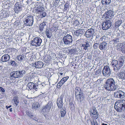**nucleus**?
I'll return each mask as SVG.
<instances>
[{
  "mask_svg": "<svg viewBox=\"0 0 125 125\" xmlns=\"http://www.w3.org/2000/svg\"><path fill=\"white\" fill-rule=\"evenodd\" d=\"M116 84L114 80L110 78L107 80L104 87L105 89L109 91H114L117 88Z\"/></svg>",
  "mask_w": 125,
  "mask_h": 125,
  "instance_id": "f257e3e1",
  "label": "nucleus"
},
{
  "mask_svg": "<svg viewBox=\"0 0 125 125\" xmlns=\"http://www.w3.org/2000/svg\"><path fill=\"white\" fill-rule=\"evenodd\" d=\"M115 108L119 112L125 110V100L121 99L116 101L115 104Z\"/></svg>",
  "mask_w": 125,
  "mask_h": 125,
  "instance_id": "f03ea898",
  "label": "nucleus"
},
{
  "mask_svg": "<svg viewBox=\"0 0 125 125\" xmlns=\"http://www.w3.org/2000/svg\"><path fill=\"white\" fill-rule=\"evenodd\" d=\"M123 59L118 60H113L111 63V65L114 67V70L117 72L123 66L124 63Z\"/></svg>",
  "mask_w": 125,
  "mask_h": 125,
  "instance_id": "7ed1b4c3",
  "label": "nucleus"
},
{
  "mask_svg": "<svg viewBox=\"0 0 125 125\" xmlns=\"http://www.w3.org/2000/svg\"><path fill=\"white\" fill-rule=\"evenodd\" d=\"M25 73V71L24 69L23 70L17 71H13L10 73V78H21L23 77Z\"/></svg>",
  "mask_w": 125,
  "mask_h": 125,
  "instance_id": "20e7f679",
  "label": "nucleus"
},
{
  "mask_svg": "<svg viewBox=\"0 0 125 125\" xmlns=\"http://www.w3.org/2000/svg\"><path fill=\"white\" fill-rule=\"evenodd\" d=\"M42 86L41 84H39V82L38 83H35L32 82L29 83L27 85V87L30 90L33 89L35 90L36 91H37L38 89H40L41 87Z\"/></svg>",
  "mask_w": 125,
  "mask_h": 125,
  "instance_id": "39448f33",
  "label": "nucleus"
},
{
  "mask_svg": "<svg viewBox=\"0 0 125 125\" xmlns=\"http://www.w3.org/2000/svg\"><path fill=\"white\" fill-rule=\"evenodd\" d=\"M75 92L76 98L77 99L79 98L80 101L84 99L83 94L80 87H76L75 90Z\"/></svg>",
  "mask_w": 125,
  "mask_h": 125,
  "instance_id": "423d86ee",
  "label": "nucleus"
},
{
  "mask_svg": "<svg viewBox=\"0 0 125 125\" xmlns=\"http://www.w3.org/2000/svg\"><path fill=\"white\" fill-rule=\"evenodd\" d=\"M65 45H68L72 43L73 39L72 36L67 34L64 36L62 39Z\"/></svg>",
  "mask_w": 125,
  "mask_h": 125,
  "instance_id": "0eeeda50",
  "label": "nucleus"
},
{
  "mask_svg": "<svg viewBox=\"0 0 125 125\" xmlns=\"http://www.w3.org/2000/svg\"><path fill=\"white\" fill-rule=\"evenodd\" d=\"M90 112L91 117L95 120L98 118V112L95 107H93L90 109Z\"/></svg>",
  "mask_w": 125,
  "mask_h": 125,
  "instance_id": "6e6552de",
  "label": "nucleus"
},
{
  "mask_svg": "<svg viewBox=\"0 0 125 125\" xmlns=\"http://www.w3.org/2000/svg\"><path fill=\"white\" fill-rule=\"evenodd\" d=\"M114 11L112 10H107L104 13L103 15V17L106 19H112L114 17Z\"/></svg>",
  "mask_w": 125,
  "mask_h": 125,
  "instance_id": "1a4fd4ad",
  "label": "nucleus"
},
{
  "mask_svg": "<svg viewBox=\"0 0 125 125\" xmlns=\"http://www.w3.org/2000/svg\"><path fill=\"white\" fill-rule=\"evenodd\" d=\"M42 42V40L40 37L34 38L31 41V45L36 47L40 46Z\"/></svg>",
  "mask_w": 125,
  "mask_h": 125,
  "instance_id": "9d476101",
  "label": "nucleus"
},
{
  "mask_svg": "<svg viewBox=\"0 0 125 125\" xmlns=\"http://www.w3.org/2000/svg\"><path fill=\"white\" fill-rule=\"evenodd\" d=\"M25 24L27 26H30L33 24V17L31 15L28 16L25 18Z\"/></svg>",
  "mask_w": 125,
  "mask_h": 125,
  "instance_id": "9b49d317",
  "label": "nucleus"
},
{
  "mask_svg": "<svg viewBox=\"0 0 125 125\" xmlns=\"http://www.w3.org/2000/svg\"><path fill=\"white\" fill-rule=\"evenodd\" d=\"M114 96L116 98L122 99L125 97V93L121 90H119L114 92Z\"/></svg>",
  "mask_w": 125,
  "mask_h": 125,
  "instance_id": "f8f14e48",
  "label": "nucleus"
},
{
  "mask_svg": "<svg viewBox=\"0 0 125 125\" xmlns=\"http://www.w3.org/2000/svg\"><path fill=\"white\" fill-rule=\"evenodd\" d=\"M103 75L105 77L109 76L111 74L110 69L108 66H104L102 71Z\"/></svg>",
  "mask_w": 125,
  "mask_h": 125,
  "instance_id": "ddd939ff",
  "label": "nucleus"
},
{
  "mask_svg": "<svg viewBox=\"0 0 125 125\" xmlns=\"http://www.w3.org/2000/svg\"><path fill=\"white\" fill-rule=\"evenodd\" d=\"M94 34V30L92 28L89 29L85 32L84 36L86 38H90L91 37L93 38Z\"/></svg>",
  "mask_w": 125,
  "mask_h": 125,
  "instance_id": "4468645a",
  "label": "nucleus"
},
{
  "mask_svg": "<svg viewBox=\"0 0 125 125\" xmlns=\"http://www.w3.org/2000/svg\"><path fill=\"white\" fill-rule=\"evenodd\" d=\"M112 22L110 20H106L104 22H103L102 25V29L105 30L109 29L111 26Z\"/></svg>",
  "mask_w": 125,
  "mask_h": 125,
  "instance_id": "2eb2a0df",
  "label": "nucleus"
},
{
  "mask_svg": "<svg viewBox=\"0 0 125 125\" xmlns=\"http://www.w3.org/2000/svg\"><path fill=\"white\" fill-rule=\"evenodd\" d=\"M63 95H62L57 99V104L58 107L59 108H61L62 107L63 104Z\"/></svg>",
  "mask_w": 125,
  "mask_h": 125,
  "instance_id": "dca6fc26",
  "label": "nucleus"
},
{
  "mask_svg": "<svg viewBox=\"0 0 125 125\" xmlns=\"http://www.w3.org/2000/svg\"><path fill=\"white\" fill-rule=\"evenodd\" d=\"M118 76L120 79L125 80V68L124 67L121 68Z\"/></svg>",
  "mask_w": 125,
  "mask_h": 125,
  "instance_id": "f3484780",
  "label": "nucleus"
},
{
  "mask_svg": "<svg viewBox=\"0 0 125 125\" xmlns=\"http://www.w3.org/2000/svg\"><path fill=\"white\" fill-rule=\"evenodd\" d=\"M21 3L20 2H17L15 4L14 10L16 13H18L21 10L22 7Z\"/></svg>",
  "mask_w": 125,
  "mask_h": 125,
  "instance_id": "a211bd4d",
  "label": "nucleus"
},
{
  "mask_svg": "<svg viewBox=\"0 0 125 125\" xmlns=\"http://www.w3.org/2000/svg\"><path fill=\"white\" fill-rule=\"evenodd\" d=\"M43 64L42 62L40 61L36 62L34 63H32V66L36 68H40L43 67Z\"/></svg>",
  "mask_w": 125,
  "mask_h": 125,
  "instance_id": "6ab92c4d",
  "label": "nucleus"
},
{
  "mask_svg": "<svg viewBox=\"0 0 125 125\" xmlns=\"http://www.w3.org/2000/svg\"><path fill=\"white\" fill-rule=\"evenodd\" d=\"M52 105V102H49L47 105L44 107L42 109V111L44 112H48L51 107Z\"/></svg>",
  "mask_w": 125,
  "mask_h": 125,
  "instance_id": "aec40b11",
  "label": "nucleus"
},
{
  "mask_svg": "<svg viewBox=\"0 0 125 125\" xmlns=\"http://www.w3.org/2000/svg\"><path fill=\"white\" fill-rule=\"evenodd\" d=\"M107 43L105 42H103L100 43L99 48L102 51H105L107 49Z\"/></svg>",
  "mask_w": 125,
  "mask_h": 125,
  "instance_id": "412c9836",
  "label": "nucleus"
},
{
  "mask_svg": "<svg viewBox=\"0 0 125 125\" xmlns=\"http://www.w3.org/2000/svg\"><path fill=\"white\" fill-rule=\"evenodd\" d=\"M10 57L8 54H5L2 56L1 58L2 62H8L10 60Z\"/></svg>",
  "mask_w": 125,
  "mask_h": 125,
  "instance_id": "4be33fe9",
  "label": "nucleus"
},
{
  "mask_svg": "<svg viewBox=\"0 0 125 125\" xmlns=\"http://www.w3.org/2000/svg\"><path fill=\"white\" fill-rule=\"evenodd\" d=\"M85 32L84 29H80L74 32V33L75 35L77 36H78L79 35L81 34V35L84 33Z\"/></svg>",
  "mask_w": 125,
  "mask_h": 125,
  "instance_id": "5701e85b",
  "label": "nucleus"
},
{
  "mask_svg": "<svg viewBox=\"0 0 125 125\" xmlns=\"http://www.w3.org/2000/svg\"><path fill=\"white\" fill-rule=\"evenodd\" d=\"M90 43L87 41L82 45L81 47L82 48H83V49H84L86 50L88 49V48L90 47Z\"/></svg>",
  "mask_w": 125,
  "mask_h": 125,
  "instance_id": "b1692460",
  "label": "nucleus"
},
{
  "mask_svg": "<svg viewBox=\"0 0 125 125\" xmlns=\"http://www.w3.org/2000/svg\"><path fill=\"white\" fill-rule=\"evenodd\" d=\"M24 56L23 54L18 55L15 58V60L18 62H21L23 61V60L24 59Z\"/></svg>",
  "mask_w": 125,
  "mask_h": 125,
  "instance_id": "393cba45",
  "label": "nucleus"
},
{
  "mask_svg": "<svg viewBox=\"0 0 125 125\" xmlns=\"http://www.w3.org/2000/svg\"><path fill=\"white\" fill-rule=\"evenodd\" d=\"M15 59L14 60V59H10L8 62V64L9 65L13 67H15L17 66V64L16 63L15 61Z\"/></svg>",
  "mask_w": 125,
  "mask_h": 125,
  "instance_id": "a878e982",
  "label": "nucleus"
},
{
  "mask_svg": "<svg viewBox=\"0 0 125 125\" xmlns=\"http://www.w3.org/2000/svg\"><path fill=\"white\" fill-rule=\"evenodd\" d=\"M117 46L120 47L121 49L122 52L125 53V45L123 43H118Z\"/></svg>",
  "mask_w": 125,
  "mask_h": 125,
  "instance_id": "bb28decb",
  "label": "nucleus"
},
{
  "mask_svg": "<svg viewBox=\"0 0 125 125\" xmlns=\"http://www.w3.org/2000/svg\"><path fill=\"white\" fill-rule=\"evenodd\" d=\"M66 113V109L64 108H62L61 110L60 114L62 117H64Z\"/></svg>",
  "mask_w": 125,
  "mask_h": 125,
  "instance_id": "cd10ccee",
  "label": "nucleus"
},
{
  "mask_svg": "<svg viewBox=\"0 0 125 125\" xmlns=\"http://www.w3.org/2000/svg\"><path fill=\"white\" fill-rule=\"evenodd\" d=\"M40 107V104L38 102L34 103L32 106V107L35 110H36Z\"/></svg>",
  "mask_w": 125,
  "mask_h": 125,
  "instance_id": "c85d7f7f",
  "label": "nucleus"
},
{
  "mask_svg": "<svg viewBox=\"0 0 125 125\" xmlns=\"http://www.w3.org/2000/svg\"><path fill=\"white\" fill-rule=\"evenodd\" d=\"M46 22H43L41 24L39 28L40 32L42 31L43 30L44 27L46 25Z\"/></svg>",
  "mask_w": 125,
  "mask_h": 125,
  "instance_id": "c756f323",
  "label": "nucleus"
},
{
  "mask_svg": "<svg viewBox=\"0 0 125 125\" xmlns=\"http://www.w3.org/2000/svg\"><path fill=\"white\" fill-rule=\"evenodd\" d=\"M12 100L14 101V104H15L16 106H17L19 102L18 97L17 96H15L14 97Z\"/></svg>",
  "mask_w": 125,
  "mask_h": 125,
  "instance_id": "7c9ffc66",
  "label": "nucleus"
},
{
  "mask_svg": "<svg viewBox=\"0 0 125 125\" xmlns=\"http://www.w3.org/2000/svg\"><path fill=\"white\" fill-rule=\"evenodd\" d=\"M101 3L103 5H108L111 2V0H102Z\"/></svg>",
  "mask_w": 125,
  "mask_h": 125,
  "instance_id": "2f4dec72",
  "label": "nucleus"
},
{
  "mask_svg": "<svg viewBox=\"0 0 125 125\" xmlns=\"http://www.w3.org/2000/svg\"><path fill=\"white\" fill-rule=\"evenodd\" d=\"M68 51V53L70 54H75L77 52V51L75 49H69Z\"/></svg>",
  "mask_w": 125,
  "mask_h": 125,
  "instance_id": "473e14b6",
  "label": "nucleus"
},
{
  "mask_svg": "<svg viewBox=\"0 0 125 125\" xmlns=\"http://www.w3.org/2000/svg\"><path fill=\"white\" fill-rule=\"evenodd\" d=\"M45 34L47 38H50L52 36V34L50 32H49V30H46Z\"/></svg>",
  "mask_w": 125,
  "mask_h": 125,
  "instance_id": "72a5a7b5",
  "label": "nucleus"
},
{
  "mask_svg": "<svg viewBox=\"0 0 125 125\" xmlns=\"http://www.w3.org/2000/svg\"><path fill=\"white\" fill-rule=\"evenodd\" d=\"M2 13L3 16L4 17H8L9 16L8 12L6 11H3L2 12Z\"/></svg>",
  "mask_w": 125,
  "mask_h": 125,
  "instance_id": "f704fd0d",
  "label": "nucleus"
},
{
  "mask_svg": "<svg viewBox=\"0 0 125 125\" xmlns=\"http://www.w3.org/2000/svg\"><path fill=\"white\" fill-rule=\"evenodd\" d=\"M26 114L27 115L31 118H32L34 116L32 115L31 112L29 111H26Z\"/></svg>",
  "mask_w": 125,
  "mask_h": 125,
  "instance_id": "c9c22d12",
  "label": "nucleus"
},
{
  "mask_svg": "<svg viewBox=\"0 0 125 125\" xmlns=\"http://www.w3.org/2000/svg\"><path fill=\"white\" fill-rule=\"evenodd\" d=\"M99 43H95L94 44L93 47L94 49H97L99 48Z\"/></svg>",
  "mask_w": 125,
  "mask_h": 125,
  "instance_id": "e433bc0d",
  "label": "nucleus"
},
{
  "mask_svg": "<svg viewBox=\"0 0 125 125\" xmlns=\"http://www.w3.org/2000/svg\"><path fill=\"white\" fill-rule=\"evenodd\" d=\"M39 13L40 14V17L41 18L45 17L46 15V13L44 11L41 12Z\"/></svg>",
  "mask_w": 125,
  "mask_h": 125,
  "instance_id": "4c0bfd02",
  "label": "nucleus"
},
{
  "mask_svg": "<svg viewBox=\"0 0 125 125\" xmlns=\"http://www.w3.org/2000/svg\"><path fill=\"white\" fill-rule=\"evenodd\" d=\"M44 8L42 7L38 8L37 9V11H38V12L39 13H40L41 12L43 11H44Z\"/></svg>",
  "mask_w": 125,
  "mask_h": 125,
  "instance_id": "58836bf2",
  "label": "nucleus"
},
{
  "mask_svg": "<svg viewBox=\"0 0 125 125\" xmlns=\"http://www.w3.org/2000/svg\"><path fill=\"white\" fill-rule=\"evenodd\" d=\"M73 101L70 100L69 101V105L71 108H74V105L73 104Z\"/></svg>",
  "mask_w": 125,
  "mask_h": 125,
  "instance_id": "ea45409f",
  "label": "nucleus"
},
{
  "mask_svg": "<svg viewBox=\"0 0 125 125\" xmlns=\"http://www.w3.org/2000/svg\"><path fill=\"white\" fill-rule=\"evenodd\" d=\"M119 39L116 37L113 39V41L114 43L117 44L119 42Z\"/></svg>",
  "mask_w": 125,
  "mask_h": 125,
  "instance_id": "a19ab883",
  "label": "nucleus"
},
{
  "mask_svg": "<svg viewBox=\"0 0 125 125\" xmlns=\"http://www.w3.org/2000/svg\"><path fill=\"white\" fill-rule=\"evenodd\" d=\"M122 21L121 20H118L115 22V24L117 26H119L122 23Z\"/></svg>",
  "mask_w": 125,
  "mask_h": 125,
  "instance_id": "79ce46f5",
  "label": "nucleus"
},
{
  "mask_svg": "<svg viewBox=\"0 0 125 125\" xmlns=\"http://www.w3.org/2000/svg\"><path fill=\"white\" fill-rule=\"evenodd\" d=\"M69 77H63L61 80V81H62L63 83H64L68 79Z\"/></svg>",
  "mask_w": 125,
  "mask_h": 125,
  "instance_id": "37998d69",
  "label": "nucleus"
},
{
  "mask_svg": "<svg viewBox=\"0 0 125 125\" xmlns=\"http://www.w3.org/2000/svg\"><path fill=\"white\" fill-rule=\"evenodd\" d=\"M69 4L68 3H66L64 6V10H67L69 7Z\"/></svg>",
  "mask_w": 125,
  "mask_h": 125,
  "instance_id": "c03bdc74",
  "label": "nucleus"
},
{
  "mask_svg": "<svg viewBox=\"0 0 125 125\" xmlns=\"http://www.w3.org/2000/svg\"><path fill=\"white\" fill-rule=\"evenodd\" d=\"M74 20L73 24L75 26H77L79 25V23L78 21L76 19H75Z\"/></svg>",
  "mask_w": 125,
  "mask_h": 125,
  "instance_id": "a18cd8bd",
  "label": "nucleus"
},
{
  "mask_svg": "<svg viewBox=\"0 0 125 125\" xmlns=\"http://www.w3.org/2000/svg\"><path fill=\"white\" fill-rule=\"evenodd\" d=\"M64 83H63L62 81H61L59 82L57 84V86L58 87V88H59L61 86H62V84Z\"/></svg>",
  "mask_w": 125,
  "mask_h": 125,
  "instance_id": "49530a36",
  "label": "nucleus"
},
{
  "mask_svg": "<svg viewBox=\"0 0 125 125\" xmlns=\"http://www.w3.org/2000/svg\"><path fill=\"white\" fill-rule=\"evenodd\" d=\"M122 34L120 32V33H118L117 34L116 37L119 39L121 37H122Z\"/></svg>",
  "mask_w": 125,
  "mask_h": 125,
  "instance_id": "de8ad7c7",
  "label": "nucleus"
},
{
  "mask_svg": "<svg viewBox=\"0 0 125 125\" xmlns=\"http://www.w3.org/2000/svg\"><path fill=\"white\" fill-rule=\"evenodd\" d=\"M91 124L92 125H96L97 123L96 121L93 120L92 121H91Z\"/></svg>",
  "mask_w": 125,
  "mask_h": 125,
  "instance_id": "09e8293b",
  "label": "nucleus"
},
{
  "mask_svg": "<svg viewBox=\"0 0 125 125\" xmlns=\"http://www.w3.org/2000/svg\"><path fill=\"white\" fill-rule=\"evenodd\" d=\"M38 96L42 98L44 97H45V96L44 95V93H42V94H40Z\"/></svg>",
  "mask_w": 125,
  "mask_h": 125,
  "instance_id": "8fccbe9b",
  "label": "nucleus"
},
{
  "mask_svg": "<svg viewBox=\"0 0 125 125\" xmlns=\"http://www.w3.org/2000/svg\"><path fill=\"white\" fill-rule=\"evenodd\" d=\"M102 81H103L102 79H99L97 80V82L98 83H99V84H100L101 83Z\"/></svg>",
  "mask_w": 125,
  "mask_h": 125,
  "instance_id": "3c124183",
  "label": "nucleus"
},
{
  "mask_svg": "<svg viewBox=\"0 0 125 125\" xmlns=\"http://www.w3.org/2000/svg\"><path fill=\"white\" fill-rule=\"evenodd\" d=\"M68 48H63V51L67 53H68V52L67 51V50L68 51L69 49Z\"/></svg>",
  "mask_w": 125,
  "mask_h": 125,
  "instance_id": "603ef678",
  "label": "nucleus"
},
{
  "mask_svg": "<svg viewBox=\"0 0 125 125\" xmlns=\"http://www.w3.org/2000/svg\"><path fill=\"white\" fill-rule=\"evenodd\" d=\"M101 72L100 70L99 69L96 71V74H99L101 73Z\"/></svg>",
  "mask_w": 125,
  "mask_h": 125,
  "instance_id": "864d4df0",
  "label": "nucleus"
},
{
  "mask_svg": "<svg viewBox=\"0 0 125 125\" xmlns=\"http://www.w3.org/2000/svg\"><path fill=\"white\" fill-rule=\"evenodd\" d=\"M0 91L2 92H5V90L2 87H0Z\"/></svg>",
  "mask_w": 125,
  "mask_h": 125,
  "instance_id": "5fc2aeb1",
  "label": "nucleus"
},
{
  "mask_svg": "<svg viewBox=\"0 0 125 125\" xmlns=\"http://www.w3.org/2000/svg\"><path fill=\"white\" fill-rule=\"evenodd\" d=\"M33 120H35V121H36L37 122H40L39 121H38V120L35 117H34V116L32 118Z\"/></svg>",
  "mask_w": 125,
  "mask_h": 125,
  "instance_id": "6e6d98bb",
  "label": "nucleus"
},
{
  "mask_svg": "<svg viewBox=\"0 0 125 125\" xmlns=\"http://www.w3.org/2000/svg\"><path fill=\"white\" fill-rule=\"evenodd\" d=\"M96 39H99V38H100V39H102V38H101L100 37V36H99V35H97L96 36Z\"/></svg>",
  "mask_w": 125,
  "mask_h": 125,
  "instance_id": "4d7b16f0",
  "label": "nucleus"
},
{
  "mask_svg": "<svg viewBox=\"0 0 125 125\" xmlns=\"http://www.w3.org/2000/svg\"><path fill=\"white\" fill-rule=\"evenodd\" d=\"M11 107V105H10L8 106H6V107L7 109H8V108H10Z\"/></svg>",
  "mask_w": 125,
  "mask_h": 125,
  "instance_id": "13d9d810",
  "label": "nucleus"
},
{
  "mask_svg": "<svg viewBox=\"0 0 125 125\" xmlns=\"http://www.w3.org/2000/svg\"><path fill=\"white\" fill-rule=\"evenodd\" d=\"M15 25H16L17 26L19 25V23L18 22H14Z\"/></svg>",
  "mask_w": 125,
  "mask_h": 125,
  "instance_id": "bf43d9fd",
  "label": "nucleus"
},
{
  "mask_svg": "<svg viewBox=\"0 0 125 125\" xmlns=\"http://www.w3.org/2000/svg\"><path fill=\"white\" fill-rule=\"evenodd\" d=\"M2 68H3V66H1V65L0 66V71L1 70Z\"/></svg>",
  "mask_w": 125,
  "mask_h": 125,
  "instance_id": "052dcab7",
  "label": "nucleus"
},
{
  "mask_svg": "<svg viewBox=\"0 0 125 125\" xmlns=\"http://www.w3.org/2000/svg\"><path fill=\"white\" fill-rule=\"evenodd\" d=\"M102 125H108L106 124H105L104 123H103L102 124Z\"/></svg>",
  "mask_w": 125,
  "mask_h": 125,
  "instance_id": "680f3d73",
  "label": "nucleus"
},
{
  "mask_svg": "<svg viewBox=\"0 0 125 125\" xmlns=\"http://www.w3.org/2000/svg\"><path fill=\"white\" fill-rule=\"evenodd\" d=\"M123 117L124 118H125V114L122 115Z\"/></svg>",
  "mask_w": 125,
  "mask_h": 125,
  "instance_id": "e2e57ef3",
  "label": "nucleus"
},
{
  "mask_svg": "<svg viewBox=\"0 0 125 125\" xmlns=\"http://www.w3.org/2000/svg\"><path fill=\"white\" fill-rule=\"evenodd\" d=\"M9 109L10 110V112H11V111H12V108H10Z\"/></svg>",
  "mask_w": 125,
  "mask_h": 125,
  "instance_id": "0e129e2a",
  "label": "nucleus"
},
{
  "mask_svg": "<svg viewBox=\"0 0 125 125\" xmlns=\"http://www.w3.org/2000/svg\"><path fill=\"white\" fill-rule=\"evenodd\" d=\"M60 74L61 75H62L63 73H60Z\"/></svg>",
  "mask_w": 125,
  "mask_h": 125,
  "instance_id": "69168bd1",
  "label": "nucleus"
},
{
  "mask_svg": "<svg viewBox=\"0 0 125 125\" xmlns=\"http://www.w3.org/2000/svg\"><path fill=\"white\" fill-rule=\"evenodd\" d=\"M122 34H124V32H122Z\"/></svg>",
  "mask_w": 125,
  "mask_h": 125,
  "instance_id": "338daca9",
  "label": "nucleus"
},
{
  "mask_svg": "<svg viewBox=\"0 0 125 125\" xmlns=\"http://www.w3.org/2000/svg\"><path fill=\"white\" fill-rule=\"evenodd\" d=\"M98 125V124L97 125Z\"/></svg>",
  "mask_w": 125,
  "mask_h": 125,
  "instance_id": "774afa93",
  "label": "nucleus"
}]
</instances>
